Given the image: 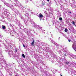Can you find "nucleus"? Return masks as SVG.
<instances>
[{
  "mask_svg": "<svg viewBox=\"0 0 76 76\" xmlns=\"http://www.w3.org/2000/svg\"><path fill=\"white\" fill-rule=\"evenodd\" d=\"M4 58L3 56H1L0 57V76H3V75L1 72L0 69L3 68V67H4L6 65V61L4 60Z\"/></svg>",
  "mask_w": 76,
  "mask_h": 76,
  "instance_id": "f257e3e1",
  "label": "nucleus"
},
{
  "mask_svg": "<svg viewBox=\"0 0 76 76\" xmlns=\"http://www.w3.org/2000/svg\"><path fill=\"white\" fill-rule=\"evenodd\" d=\"M16 2V4H15V6H18L19 7L20 9H22L23 8V7L21 6V4L20 3V2L18 1L17 0H14Z\"/></svg>",
  "mask_w": 76,
  "mask_h": 76,
  "instance_id": "f03ea898",
  "label": "nucleus"
},
{
  "mask_svg": "<svg viewBox=\"0 0 76 76\" xmlns=\"http://www.w3.org/2000/svg\"><path fill=\"white\" fill-rule=\"evenodd\" d=\"M65 64H69V65H71L73 67H75L76 66V63L75 62H72L71 63L70 62H69L68 61H66L65 62Z\"/></svg>",
  "mask_w": 76,
  "mask_h": 76,
  "instance_id": "7ed1b4c3",
  "label": "nucleus"
},
{
  "mask_svg": "<svg viewBox=\"0 0 76 76\" xmlns=\"http://www.w3.org/2000/svg\"><path fill=\"white\" fill-rule=\"evenodd\" d=\"M3 3H4L5 5H6L7 6V7H9L11 8L12 10L13 9V5L10 4V5H9V4H8L7 2H6V1H4Z\"/></svg>",
  "mask_w": 76,
  "mask_h": 76,
  "instance_id": "20e7f679",
  "label": "nucleus"
},
{
  "mask_svg": "<svg viewBox=\"0 0 76 76\" xmlns=\"http://www.w3.org/2000/svg\"><path fill=\"white\" fill-rule=\"evenodd\" d=\"M4 14L5 15V16H6L7 17H8L9 15L7 13V10H6V8H4Z\"/></svg>",
  "mask_w": 76,
  "mask_h": 76,
  "instance_id": "39448f33",
  "label": "nucleus"
},
{
  "mask_svg": "<svg viewBox=\"0 0 76 76\" xmlns=\"http://www.w3.org/2000/svg\"><path fill=\"white\" fill-rule=\"evenodd\" d=\"M7 3H8V5H9L10 6V4H11V3H12V1H11V0H6Z\"/></svg>",
  "mask_w": 76,
  "mask_h": 76,
  "instance_id": "423d86ee",
  "label": "nucleus"
},
{
  "mask_svg": "<svg viewBox=\"0 0 76 76\" xmlns=\"http://www.w3.org/2000/svg\"><path fill=\"white\" fill-rule=\"evenodd\" d=\"M16 22L17 25H18V26H20L21 25V24L20 23V22L19 21L17 20L16 21Z\"/></svg>",
  "mask_w": 76,
  "mask_h": 76,
  "instance_id": "0eeeda50",
  "label": "nucleus"
},
{
  "mask_svg": "<svg viewBox=\"0 0 76 76\" xmlns=\"http://www.w3.org/2000/svg\"><path fill=\"white\" fill-rule=\"evenodd\" d=\"M71 57H72V58H74V59H75V58H76V55H73V54H72L71 55Z\"/></svg>",
  "mask_w": 76,
  "mask_h": 76,
  "instance_id": "6e6552de",
  "label": "nucleus"
},
{
  "mask_svg": "<svg viewBox=\"0 0 76 76\" xmlns=\"http://www.w3.org/2000/svg\"><path fill=\"white\" fill-rule=\"evenodd\" d=\"M39 18H43V17H44V16H43V15H42L41 13L39 14Z\"/></svg>",
  "mask_w": 76,
  "mask_h": 76,
  "instance_id": "1a4fd4ad",
  "label": "nucleus"
},
{
  "mask_svg": "<svg viewBox=\"0 0 76 76\" xmlns=\"http://www.w3.org/2000/svg\"><path fill=\"white\" fill-rule=\"evenodd\" d=\"M38 29H40V32H43V31H45V30H42V28L41 27H40V26L39 27V28Z\"/></svg>",
  "mask_w": 76,
  "mask_h": 76,
  "instance_id": "9d476101",
  "label": "nucleus"
},
{
  "mask_svg": "<svg viewBox=\"0 0 76 76\" xmlns=\"http://www.w3.org/2000/svg\"><path fill=\"white\" fill-rule=\"evenodd\" d=\"M34 42H35V41L34 40H33L32 42L31 43V45L32 47L34 46Z\"/></svg>",
  "mask_w": 76,
  "mask_h": 76,
  "instance_id": "9b49d317",
  "label": "nucleus"
},
{
  "mask_svg": "<svg viewBox=\"0 0 76 76\" xmlns=\"http://www.w3.org/2000/svg\"><path fill=\"white\" fill-rule=\"evenodd\" d=\"M23 20L24 21V22L25 23V24H26V23H28V21H27L28 20H27L23 19Z\"/></svg>",
  "mask_w": 76,
  "mask_h": 76,
  "instance_id": "f8f14e48",
  "label": "nucleus"
},
{
  "mask_svg": "<svg viewBox=\"0 0 76 76\" xmlns=\"http://www.w3.org/2000/svg\"><path fill=\"white\" fill-rule=\"evenodd\" d=\"M2 28L3 29H6V27L4 25H2Z\"/></svg>",
  "mask_w": 76,
  "mask_h": 76,
  "instance_id": "ddd939ff",
  "label": "nucleus"
},
{
  "mask_svg": "<svg viewBox=\"0 0 76 76\" xmlns=\"http://www.w3.org/2000/svg\"><path fill=\"white\" fill-rule=\"evenodd\" d=\"M25 13H26L25 14H24L25 16H28V13L26 12Z\"/></svg>",
  "mask_w": 76,
  "mask_h": 76,
  "instance_id": "4468645a",
  "label": "nucleus"
},
{
  "mask_svg": "<svg viewBox=\"0 0 76 76\" xmlns=\"http://www.w3.org/2000/svg\"><path fill=\"white\" fill-rule=\"evenodd\" d=\"M31 25H34V24L35 23L33 21H31Z\"/></svg>",
  "mask_w": 76,
  "mask_h": 76,
  "instance_id": "2eb2a0df",
  "label": "nucleus"
},
{
  "mask_svg": "<svg viewBox=\"0 0 76 76\" xmlns=\"http://www.w3.org/2000/svg\"><path fill=\"white\" fill-rule=\"evenodd\" d=\"M51 42H53V44H56V42H55V41H53V40H51Z\"/></svg>",
  "mask_w": 76,
  "mask_h": 76,
  "instance_id": "dca6fc26",
  "label": "nucleus"
},
{
  "mask_svg": "<svg viewBox=\"0 0 76 76\" xmlns=\"http://www.w3.org/2000/svg\"><path fill=\"white\" fill-rule=\"evenodd\" d=\"M14 76H19V74L18 73H15Z\"/></svg>",
  "mask_w": 76,
  "mask_h": 76,
  "instance_id": "f3484780",
  "label": "nucleus"
},
{
  "mask_svg": "<svg viewBox=\"0 0 76 76\" xmlns=\"http://www.w3.org/2000/svg\"><path fill=\"white\" fill-rule=\"evenodd\" d=\"M61 10H63V9H64V7H63V6H61Z\"/></svg>",
  "mask_w": 76,
  "mask_h": 76,
  "instance_id": "a211bd4d",
  "label": "nucleus"
},
{
  "mask_svg": "<svg viewBox=\"0 0 76 76\" xmlns=\"http://www.w3.org/2000/svg\"><path fill=\"white\" fill-rule=\"evenodd\" d=\"M20 17L21 18V19H23V16L21 15L20 14Z\"/></svg>",
  "mask_w": 76,
  "mask_h": 76,
  "instance_id": "6ab92c4d",
  "label": "nucleus"
},
{
  "mask_svg": "<svg viewBox=\"0 0 76 76\" xmlns=\"http://www.w3.org/2000/svg\"><path fill=\"white\" fill-rule=\"evenodd\" d=\"M22 56L23 57V58H25V55L24 54H23L22 55Z\"/></svg>",
  "mask_w": 76,
  "mask_h": 76,
  "instance_id": "aec40b11",
  "label": "nucleus"
},
{
  "mask_svg": "<svg viewBox=\"0 0 76 76\" xmlns=\"http://www.w3.org/2000/svg\"><path fill=\"white\" fill-rule=\"evenodd\" d=\"M67 31H68V30H67V29L66 28L64 30V31L65 32H67Z\"/></svg>",
  "mask_w": 76,
  "mask_h": 76,
  "instance_id": "412c9836",
  "label": "nucleus"
},
{
  "mask_svg": "<svg viewBox=\"0 0 76 76\" xmlns=\"http://www.w3.org/2000/svg\"><path fill=\"white\" fill-rule=\"evenodd\" d=\"M39 26L38 25H37L36 26V28H39Z\"/></svg>",
  "mask_w": 76,
  "mask_h": 76,
  "instance_id": "4be33fe9",
  "label": "nucleus"
},
{
  "mask_svg": "<svg viewBox=\"0 0 76 76\" xmlns=\"http://www.w3.org/2000/svg\"><path fill=\"white\" fill-rule=\"evenodd\" d=\"M28 3V0H26V3Z\"/></svg>",
  "mask_w": 76,
  "mask_h": 76,
  "instance_id": "5701e85b",
  "label": "nucleus"
},
{
  "mask_svg": "<svg viewBox=\"0 0 76 76\" xmlns=\"http://www.w3.org/2000/svg\"><path fill=\"white\" fill-rule=\"evenodd\" d=\"M59 20H62V18H59Z\"/></svg>",
  "mask_w": 76,
  "mask_h": 76,
  "instance_id": "b1692460",
  "label": "nucleus"
},
{
  "mask_svg": "<svg viewBox=\"0 0 76 76\" xmlns=\"http://www.w3.org/2000/svg\"><path fill=\"white\" fill-rule=\"evenodd\" d=\"M51 1H50L49 2V3H48V4H50V5H51Z\"/></svg>",
  "mask_w": 76,
  "mask_h": 76,
  "instance_id": "393cba45",
  "label": "nucleus"
},
{
  "mask_svg": "<svg viewBox=\"0 0 76 76\" xmlns=\"http://www.w3.org/2000/svg\"><path fill=\"white\" fill-rule=\"evenodd\" d=\"M72 23L73 25H75V21H73Z\"/></svg>",
  "mask_w": 76,
  "mask_h": 76,
  "instance_id": "a878e982",
  "label": "nucleus"
},
{
  "mask_svg": "<svg viewBox=\"0 0 76 76\" xmlns=\"http://www.w3.org/2000/svg\"><path fill=\"white\" fill-rule=\"evenodd\" d=\"M31 14H34V15H35V13H34L33 12H31Z\"/></svg>",
  "mask_w": 76,
  "mask_h": 76,
  "instance_id": "bb28decb",
  "label": "nucleus"
},
{
  "mask_svg": "<svg viewBox=\"0 0 76 76\" xmlns=\"http://www.w3.org/2000/svg\"><path fill=\"white\" fill-rule=\"evenodd\" d=\"M1 1H2V2H4V0H0Z\"/></svg>",
  "mask_w": 76,
  "mask_h": 76,
  "instance_id": "cd10ccee",
  "label": "nucleus"
},
{
  "mask_svg": "<svg viewBox=\"0 0 76 76\" xmlns=\"http://www.w3.org/2000/svg\"><path fill=\"white\" fill-rule=\"evenodd\" d=\"M9 75H10V76H12V74H9Z\"/></svg>",
  "mask_w": 76,
  "mask_h": 76,
  "instance_id": "c85d7f7f",
  "label": "nucleus"
},
{
  "mask_svg": "<svg viewBox=\"0 0 76 76\" xmlns=\"http://www.w3.org/2000/svg\"><path fill=\"white\" fill-rule=\"evenodd\" d=\"M23 47H25V46L24 44L23 45Z\"/></svg>",
  "mask_w": 76,
  "mask_h": 76,
  "instance_id": "c756f323",
  "label": "nucleus"
},
{
  "mask_svg": "<svg viewBox=\"0 0 76 76\" xmlns=\"http://www.w3.org/2000/svg\"><path fill=\"white\" fill-rule=\"evenodd\" d=\"M68 41H69V42H70V41H71V40H68Z\"/></svg>",
  "mask_w": 76,
  "mask_h": 76,
  "instance_id": "7c9ffc66",
  "label": "nucleus"
},
{
  "mask_svg": "<svg viewBox=\"0 0 76 76\" xmlns=\"http://www.w3.org/2000/svg\"><path fill=\"white\" fill-rule=\"evenodd\" d=\"M40 20H42V18H39Z\"/></svg>",
  "mask_w": 76,
  "mask_h": 76,
  "instance_id": "2f4dec72",
  "label": "nucleus"
},
{
  "mask_svg": "<svg viewBox=\"0 0 76 76\" xmlns=\"http://www.w3.org/2000/svg\"><path fill=\"white\" fill-rule=\"evenodd\" d=\"M15 52H17V50L15 49Z\"/></svg>",
  "mask_w": 76,
  "mask_h": 76,
  "instance_id": "473e14b6",
  "label": "nucleus"
},
{
  "mask_svg": "<svg viewBox=\"0 0 76 76\" xmlns=\"http://www.w3.org/2000/svg\"><path fill=\"white\" fill-rule=\"evenodd\" d=\"M62 0H61L60 1V3H61V1H62Z\"/></svg>",
  "mask_w": 76,
  "mask_h": 76,
  "instance_id": "72a5a7b5",
  "label": "nucleus"
},
{
  "mask_svg": "<svg viewBox=\"0 0 76 76\" xmlns=\"http://www.w3.org/2000/svg\"><path fill=\"white\" fill-rule=\"evenodd\" d=\"M37 42H39V40H37Z\"/></svg>",
  "mask_w": 76,
  "mask_h": 76,
  "instance_id": "f704fd0d",
  "label": "nucleus"
},
{
  "mask_svg": "<svg viewBox=\"0 0 76 76\" xmlns=\"http://www.w3.org/2000/svg\"><path fill=\"white\" fill-rule=\"evenodd\" d=\"M69 13H70H70H72V12H69Z\"/></svg>",
  "mask_w": 76,
  "mask_h": 76,
  "instance_id": "c9c22d12",
  "label": "nucleus"
},
{
  "mask_svg": "<svg viewBox=\"0 0 76 76\" xmlns=\"http://www.w3.org/2000/svg\"><path fill=\"white\" fill-rule=\"evenodd\" d=\"M50 0H47V1H48H48H49Z\"/></svg>",
  "mask_w": 76,
  "mask_h": 76,
  "instance_id": "e433bc0d",
  "label": "nucleus"
},
{
  "mask_svg": "<svg viewBox=\"0 0 76 76\" xmlns=\"http://www.w3.org/2000/svg\"><path fill=\"white\" fill-rule=\"evenodd\" d=\"M56 5H57V3H56Z\"/></svg>",
  "mask_w": 76,
  "mask_h": 76,
  "instance_id": "4c0bfd02",
  "label": "nucleus"
},
{
  "mask_svg": "<svg viewBox=\"0 0 76 76\" xmlns=\"http://www.w3.org/2000/svg\"><path fill=\"white\" fill-rule=\"evenodd\" d=\"M59 4H60L61 5V4H60V3L59 2Z\"/></svg>",
  "mask_w": 76,
  "mask_h": 76,
  "instance_id": "58836bf2",
  "label": "nucleus"
},
{
  "mask_svg": "<svg viewBox=\"0 0 76 76\" xmlns=\"http://www.w3.org/2000/svg\"><path fill=\"white\" fill-rule=\"evenodd\" d=\"M75 58H75V59H76V56H75Z\"/></svg>",
  "mask_w": 76,
  "mask_h": 76,
  "instance_id": "ea45409f",
  "label": "nucleus"
},
{
  "mask_svg": "<svg viewBox=\"0 0 76 76\" xmlns=\"http://www.w3.org/2000/svg\"><path fill=\"white\" fill-rule=\"evenodd\" d=\"M63 35H64V34H63Z\"/></svg>",
  "mask_w": 76,
  "mask_h": 76,
  "instance_id": "a19ab883",
  "label": "nucleus"
},
{
  "mask_svg": "<svg viewBox=\"0 0 76 76\" xmlns=\"http://www.w3.org/2000/svg\"><path fill=\"white\" fill-rule=\"evenodd\" d=\"M64 55H65V56H66V54H64Z\"/></svg>",
  "mask_w": 76,
  "mask_h": 76,
  "instance_id": "79ce46f5",
  "label": "nucleus"
},
{
  "mask_svg": "<svg viewBox=\"0 0 76 76\" xmlns=\"http://www.w3.org/2000/svg\"><path fill=\"white\" fill-rule=\"evenodd\" d=\"M37 7H39V6H38Z\"/></svg>",
  "mask_w": 76,
  "mask_h": 76,
  "instance_id": "37998d69",
  "label": "nucleus"
},
{
  "mask_svg": "<svg viewBox=\"0 0 76 76\" xmlns=\"http://www.w3.org/2000/svg\"><path fill=\"white\" fill-rule=\"evenodd\" d=\"M28 33V31H27Z\"/></svg>",
  "mask_w": 76,
  "mask_h": 76,
  "instance_id": "c03bdc74",
  "label": "nucleus"
},
{
  "mask_svg": "<svg viewBox=\"0 0 76 76\" xmlns=\"http://www.w3.org/2000/svg\"><path fill=\"white\" fill-rule=\"evenodd\" d=\"M9 54V53H8Z\"/></svg>",
  "mask_w": 76,
  "mask_h": 76,
  "instance_id": "a18cd8bd",
  "label": "nucleus"
},
{
  "mask_svg": "<svg viewBox=\"0 0 76 76\" xmlns=\"http://www.w3.org/2000/svg\"><path fill=\"white\" fill-rule=\"evenodd\" d=\"M49 39V40H50V39Z\"/></svg>",
  "mask_w": 76,
  "mask_h": 76,
  "instance_id": "49530a36",
  "label": "nucleus"
},
{
  "mask_svg": "<svg viewBox=\"0 0 76 76\" xmlns=\"http://www.w3.org/2000/svg\"><path fill=\"white\" fill-rule=\"evenodd\" d=\"M29 33H31L29 32Z\"/></svg>",
  "mask_w": 76,
  "mask_h": 76,
  "instance_id": "de8ad7c7",
  "label": "nucleus"
}]
</instances>
